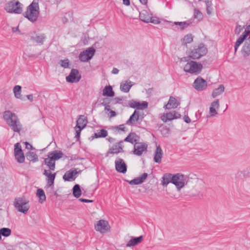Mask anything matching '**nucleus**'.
Masks as SVG:
<instances>
[{
    "instance_id": "f257e3e1",
    "label": "nucleus",
    "mask_w": 250,
    "mask_h": 250,
    "mask_svg": "<svg viewBox=\"0 0 250 250\" xmlns=\"http://www.w3.org/2000/svg\"><path fill=\"white\" fill-rule=\"evenodd\" d=\"M3 120L11 129L14 132L19 133L22 129V125L17 115L10 110L3 113Z\"/></svg>"
},
{
    "instance_id": "f03ea898",
    "label": "nucleus",
    "mask_w": 250,
    "mask_h": 250,
    "mask_svg": "<svg viewBox=\"0 0 250 250\" xmlns=\"http://www.w3.org/2000/svg\"><path fill=\"white\" fill-rule=\"evenodd\" d=\"M40 14V7L38 0H33L32 3L27 6L23 16L30 21H36Z\"/></svg>"
},
{
    "instance_id": "7ed1b4c3",
    "label": "nucleus",
    "mask_w": 250,
    "mask_h": 250,
    "mask_svg": "<svg viewBox=\"0 0 250 250\" xmlns=\"http://www.w3.org/2000/svg\"><path fill=\"white\" fill-rule=\"evenodd\" d=\"M14 206L19 212L26 214L30 208L29 201L24 197H17L14 199Z\"/></svg>"
},
{
    "instance_id": "20e7f679",
    "label": "nucleus",
    "mask_w": 250,
    "mask_h": 250,
    "mask_svg": "<svg viewBox=\"0 0 250 250\" xmlns=\"http://www.w3.org/2000/svg\"><path fill=\"white\" fill-rule=\"evenodd\" d=\"M22 8L23 5L19 1L15 0L9 1L4 6V9L7 12L16 14H21L22 12Z\"/></svg>"
},
{
    "instance_id": "39448f33",
    "label": "nucleus",
    "mask_w": 250,
    "mask_h": 250,
    "mask_svg": "<svg viewBox=\"0 0 250 250\" xmlns=\"http://www.w3.org/2000/svg\"><path fill=\"white\" fill-rule=\"evenodd\" d=\"M208 52V49L204 44H200L197 47L194 48L189 53L188 58L195 60L199 59L205 56Z\"/></svg>"
},
{
    "instance_id": "423d86ee",
    "label": "nucleus",
    "mask_w": 250,
    "mask_h": 250,
    "mask_svg": "<svg viewBox=\"0 0 250 250\" xmlns=\"http://www.w3.org/2000/svg\"><path fill=\"white\" fill-rule=\"evenodd\" d=\"M203 68L201 63L194 61L188 62L184 67L185 72L190 74H198L200 73Z\"/></svg>"
},
{
    "instance_id": "0eeeda50",
    "label": "nucleus",
    "mask_w": 250,
    "mask_h": 250,
    "mask_svg": "<svg viewBox=\"0 0 250 250\" xmlns=\"http://www.w3.org/2000/svg\"><path fill=\"white\" fill-rule=\"evenodd\" d=\"M187 177L181 173L173 174L172 183L174 184L178 190L181 189L187 184Z\"/></svg>"
},
{
    "instance_id": "6e6552de",
    "label": "nucleus",
    "mask_w": 250,
    "mask_h": 250,
    "mask_svg": "<svg viewBox=\"0 0 250 250\" xmlns=\"http://www.w3.org/2000/svg\"><path fill=\"white\" fill-rule=\"evenodd\" d=\"M95 53V49L93 47H89L80 53L79 59L81 62H87L93 58Z\"/></svg>"
},
{
    "instance_id": "1a4fd4ad",
    "label": "nucleus",
    "mask_w": 250,
    "mask_h": 250,
    "mask_svg": "<svg viewBox=\"0 0 250 250\" xmlns=\"http://www.w3.org/2000/svg\"><path fill=\"white\" fill-rule=\"evenodd\" d=\"M95 229L101 233H104L109 230L110 226L108 221L104 220H100L97 221L95 225Z\"/></svg>"
},
{
    "instance_id": "9d476101",
    "label": "nucleus",
    "mask_w": 250,
    "mask_h": 250,
    "mask_svg": "<svg viewBox=\"0 0 250 250\" xmlns=\"http://www.w3.org/2000/svg\"><path fill=\"white\" fill-rule=\"evenodd\" d=\"M14 156L17 161L19 163H23L25 160V156L20 143H16L14 146Z\"/></svg>"
},
{
    "instance_id": "9b49d317",
    "label": "nucleus",
    "mask_w": 250,
    "mask_h": 250,
    "mask_svg": "<svg viewBox=\"0 0 250 250\" xmlns=\"http://www.w3.org/2000/svg\"><path fill=\"white\" fill-rule=\"evenodd\" d=\"M81 79V76L77 69L71 70L69 75L66 77V82L70 83H78Z\"/></svg>"
},
{
    "instance_id": "f8f14e48",
    "label": "nucleus",
    "mask_w": 250,
    "mask_h": 250,
    "mask_svg": "<svg viewBox=\"0 0 250 250\" xmlns=\"http://www.w3.org/2000/svg\"><path fill=\"white\" fill-rule=\"evenodd\" d=\"M207 81L201 77H197L194 81L193 86L197 91L204 90L207 87Z\"/></svg>"
},
{
    "instance_id": "ddd939ff",
    "label": "nucleus",
    "mask_w": 250,
    "mask_h": 250,
    "mask_svg": "<svg viewBox=\"0 0 250 250\" xmlns=\"http://www.w3.org/2000/svg\"><path fill=\"white\" fill-rule=\"evenodd\" d=\"M181 115L178 112L174 111L164 114L161 117V119L164 122L166 123L174 119H177L181 117Z\"/></svg>"
},
{
    "instance_id": "4468645a",
    "label": "nucleus",
    "mask_w": 250,
    "mask_h": 250,
    "mask_svg": "<svg viewBox=\"0 0 250 250\" xmlns=\"http://www.w3.org/2000/svg\"><path fill=\"white\" fill-rule=\"evenodd\" d=\"M115 169L120 173H125L127 171V166L124 161L118 157L115 161Z\"/></svg>"
},
{
    "instance_id": "2eb2a0df",
    "label": "nucleus",
    "mask_w": 250,
    "mask_h": 250,
    "mask_svg": "<svg viewBox=\"0 0 250 250\" xmlns=\"http://www.w3.org/2000/svg\"><path fill=\"white\" fill-rule=\"evenodd\" d=\"M43 174L46 177V186L49 188L54 186V180L56 177V173H51V171L44 169Z\"/></svg>"
},
{
    "instance_id": "dca6fc26",
    "label": "nucleus",
    "mask_w": 250,
    "mask_h": 250,
    "mask_svg": "<svg viewBox=\"0 0 250 250\" xmlns=\"http://www.w3.org/2000/svg\"><path fill=\"white\" fill-rule=\"evenodd\" d=\"M78 172L76 168H71L67 171L63 176L64 181H74L77 177Z\"/></svg>"
},
{
    "instance_id": "f3484780",
    "label": "nucleus",
    "mask_w": 250,
    "mask_h": 250,
    "mask_svg": "<svg viewBox=\"0 0 250 250\" xmlns=\"http://www.w3.org/2000/svg\"><path fill=\"white\" fill-rule=\"evenodd\" d=\"M147 145L145 143H137L134 146L133 153L137 156H141L143 152L146 151Z\"/></svg>"
},
{
    "instance_id": "a211bd4d",
    "label": "nucleus",
    "mask_w": 250,
    "mask_h": 250,
    "mask_svg": "<svg viewBox=\"0 0 250 250\" xmlns=\"http://www.w3.org/2000/svg\"><path fill=\"white\" fill-rule=\"evenodd\" d=\"M123 143V141H121L116 144L113 145L111 147H110L108 151L107 154H117L121 152H123V148L122 144Z\"/></svg>"
},
{
    "instance_id": "6ab92c4d",
    "label": "nucleus",
    "mask_w": 250,
    "mask_h": 250,
    "mask_svg": "<svg viewBox=\"0 0 250 250\" xmlns=\"http://www.w3.org/2000/svg\"><path fill=\"white\" fill-rule=\"evenodd\" d=\"M134 85V83L130 80L124 81L120 83V89L124 93H128Z\"/></svg>"
},
{
    "instance_id": "aec40b11",
    "label": "nucleus",
    "mask_w": 250,
    "mask_h": 250,
    "mask_svg": "<svg viewBox=\"0 0 250 250\" xmlns=\"http://www.w3.org/2000/svg\"><path fill=\"white\" fill-rule=\"evenodd\" d=\"M179 103L177 101L176 98L172 96H170L167 104L165 105L164 108L167 109L175 108L179 105Z\"/></svg>"
},
{
    "instance_id": "412c9836",
    "label": "nucleus",
    "mask_w": 250,
    "mask_h": 250,
    "mask_svg": "<svg viewBox=\"0 0 250 250\" xmlns=\"http://www.w3.org/2000/svg\"><path fill=\"white\" fill-rule=\"evenodd\" d=\"M219 107V100L217 99L211 103L209 107V114L211 117L215 116L217 114L216 109Z\"/></svg>"
},
{
    "instance_id": "4be33fe9",
    "label": "nucleus",
    "mask_w": 250,
    "mask_h": 250,
    "mask_svg": "<svg viewBox=\"0 0 250 250\" xmlns=\"http://www.w3.org/2000/svg\"><path fill=\"white\" fill-rule=\"evenodd\" d=\"M151 13L147 10H142L140 12L139 17L141 21L145 22H149L151 20L150 16Z\"/></svg>"
},
{
    "instance_id": "5701e85b",
    "label": "nucleus",
    "mask_w": 250,
    "mask_h": 250,
    "mask_svg": "<svg viewBox=\"0 0 250 250\" xmlns=\"http://www.w3.org/2000/svg\"><path fill=\"white\" fill-rule=\"evenodd\" d=\"M139 140V137L135 133L132 132L129 133L123 141L129 142L132 144H136Z\"/></svg>"
},
{
    "instance_id": "b1692460",
    "label": "nucleus",
    "mask_w": 250,
    "mask_h": 250,
    "mask_svg": "<svg viewBox=\"0 0 250 250\" xmlns=\"http://www.w3.org/2000/svg\"><path fill=\"white\" fill-rule=\"evenodd\" d=\"M140 117L139 112L135 110L129 119L126 122V124L128 125L134 124L139 120Z\"/></svg>"
},
{
    "instance_id": "393cba45",
    "label": "nucleus",
    "mask_w": 250,
    "mask_h": 250,
    "mask_svg": "<svg viewBox=\"0 0 250 250\" xmlns=\"http://www.w3.org/2000/svg\"><path fill=\"white\" fill-rule=\"evenodd\" d=\"M168 24L169 25H172L173 24L179 25V28L181 30H183L186 28H187L188 26H189L191 23V20H188L185 21H175L174 22L168 21Z\"/></svg>"
},
{
    "instance_id": "a878e982",
    "label": "nucleus",
    "mask_w": 250,
    "mask_h": 250,
    "mask_svg": "<svg viewBox=\"0 0 250 250\" xmlns=\"http://www.w3.org/2000/svg\"><path fill=\"white\" fill-rule=\"evenodd\" d=\"M146 173H144L141 176L137 177L128 182L130 185H139L143 183L147 177Z\"/></svg>"
},
{
    "instance_id": "bb28decb",
    "label": "nucleus",
    "mask_w": 250,
    "mask_h": 250,
    "mask_svg": "<svg viewBox=\"0 0 250 250\" xmlns=\"http://www.w3.org/2000/svg\"><path fill=\"white\" fill-rule=\"evenodd\" d=\"M242 55L246 57L250 55V38L247 40L243 46L241 50Z\"/></svg>"
},
{
    "instance_id": "cd10ccee",
    "label": "nucleus",
    "mask_w": 250,
    "mask_h": 250,
    "mask_svg": "<svg viewBox=\"0 0 250 250\" xmlns=\"http://www.w3.org/2000/svg\"><path fill=\"white\" fill-rule=\"evenodd\" d=\"M143 236L138 237H131L130 240L126 245L127 247H131L140 243L143 240Z\"/></svg>"
},
{
    "instance_id": "c85d7f7f",
    "label": "nucleus",
    "mask_w": 250,
    "mask_h": 250,
    "mask_svg": "<svg viewBox=\"0 0 250 250\" xmlns=\"http://www.w3.org/2000/svg\"><path fill=\"white\" fill-rule=\"evenodd\" d=\"M163 154V152L161 147L160 146H157L155 152V155L154 157V162L157 163H160Z\"/></svg>"
},
{
    "instance_id": "c756f323",
    "label": "nucleus",
    "mask_w": 250,
    "mask_h": 250,
    "mask_svg": "<svg viewBox=\"0 0 250 250\" xmlns=\"http://www.w3.org/2000/svg\"><path fill=\"white\" fill-rule=\"evenodd\" d=\"M76 126L80 127L81 129L84 128L87 123V120L86 117L83 115H80L76 122Z\"/></svg>"
},
{
    "instance_id": "7c9ffc66",
    "label": "nucleus",
    "mask_w": 250,
    "mask_h": 250,
    "mask_svg": "<svg viewBox=\"0 0 250 250\" xmlns=\"http://www.w3.org/2000/svg\"><path fill=\"white\" fill-rule=\"evenodd\" d=\"M25 157L28 161L33 163L38 162L39 160L38 155L34 152L28 151L26 153Z\"/></svg>"
},
{
    "instance_id": "2f4dec72",
    "label": "nucleus",
    "mask_w": 250,
    "mask_h": 250,
    "mask_svg": "<svg viewBox=\"0 0 250 250\" xmlns=\"http://www.w3.org/2000/svg\"><path fill=\"white\" fill-rule=\"evenodd\" d=\"M173 178V174L171 173H165L164 174L162 180V185L164 187H167L169 183H172V179Z\"/></svg>"
},
{
    "instance_id": "473e14b6",
    "label": "nucleus",
    "mask_w": 250,
    "mask_h": 250,
    "mask_svg": "<svg viewBox=\"0 0 250 250\" xmlns=\"http://www.w3.org/2000/svg\"><path fill=\"white\" fill-rule=\"evenodd\" d=\"M63 153L61 151L55 150L48 154L47 156L55 162L56 160L61 158L63 156Z\"/></svg>"
},
{
    "instance_id": "72a5a7b5",
    "label": "nucleus",
    "mask_w": 250,
    "mask_h": 250,
    "mask_svg": "<svg viewBox=\"0 0 250 250\" xmlns=\"http://www.w3.org/2000/svg\"><path fill=\"white\" fill-rule=\"evenodd\" d=\"M44 164L49 168L48 170L54 171L55 169V162L47 156V158L44 159Z\"/></svg>"
},
{
    "instance_id": "f704fd0d",
    "label": "nucleus",
    "mask_w": 250,
    "mask_h": 250,
    "mask_svg": "<svg viewBox=\"0 0 250 250\" xmlns=\"http://www.w3.org/2000/svg\"><path fill=\"white\" fill-rule=\"evenodd\" d=\"M114 92L112 87L110 85L106 86L103 91V95L108 97H113L114 96Z\"/></svg>"
},
{
    "instance_id": "c9c22d12",
    "label": "nucleus",
    "mask_w": 250,
    "mask_h": 250,
    "mask_svg": "<svg viewBox=\"0 0 250 250\" xmlns=\"http://www.w3.org/2000/svg\"><path fill=\"white\" fill-rule=\"evenodd\" d=\"M225 90V87L223 84H220L217 88L214 89L212 93L213 98H215L222 94Z\"/></svg>"
},
{
    "instance_id": "e433bc0d",
    "label": "nucleus",
    "mask_w": 250,
    "mask_h": 250,
    "mask_svg": "<svg viewBox=\"0 0 250 250\" xmlns=\"http://www.w3.org/2000/svg\"><path fill=\"white\" fill-rule=\"evenodd\" d=\"M108 132L105 129H101L97 133H95L93 136H91L92 139L99 138H104L107 136Z\"/></svg>"
},
{
    "instance_id": "4c0bfd02",
    "label": "nucleus",
    "mask_w": 250,
    "mask_h": 250,
    "mask_svg": "<svg viewBox=\"0 0 250 250\" xmlns=\"http://www.w3.org/2000/svg\"><path fill=\"white\" fill-rule=\"evenodd\" d=\"M73 196L78 198H79L82 194V191L80 188V186L78 184H76L73 188Z\"/></svg>"
},
{
    "instance_id": "58836bf2",
    "label": "nucleus",
    "mask_w": 250,
    "mask_h": 250,
    "mask_svg": "<svg viewBox=\"0 0 250 250\" xmlns=\"http://www.w3.org/2000/svg\"><path fill=\"white\" fill-rule=\"evenodd\" d=\"M21 86L18 85L15 86L13 88V92L17 99H21Z\"/></svg>"
},
{
    "instance_id": "ea45409f",
    "label": "nucleus",
    "mask_w": 250,
    "mask_h": 250,
    "mask_svg": "<svg viewBox=\"0 0 250 250\" xmlns=\"http://www.w3.org/2000/svg\"><path fill=\"white\" fill-rule=\"evenodd\" d=\"M37 195L39 198V202L42 203L46 200V196L43 190L42 189H38L37 191Z\"/></svg>"
},
{
    "instance_id": "a19ab883",
    "label": "nucleus",
    "mask_w": 250,
    "mask_h": 250,
    "mask_svg": "<svg viewBox=\"0 0 250 250\" xmlns=\"http://www.w3.org/2000/svg\"><path fill=\"white\" fill-rule=\"evenodd\" d=\"M45 39V36L44 34H42L40 35H37L35 37H32L31 39L38 43L42 44L44 40Z\"/></svg>"
},
{
    "instance_id": "79ce46f5",
    "label": "nucleus",
    "mask_w": 250,
    "mask_h": 250,
    "mask_svg": "<svg viewBox=\"0 0 250 250\" xmlns=\"http://www.w3.org/2000/svg\"><path fill=\"white\" fill-rule=\"evenodd\" d=\"M11 234V229L7 228H2L0 229V236L4 237H8Z\"/></svg>"
},
{
    "instance_id": "37998d69",
    "label": "nucleus",
    "mask_w": 250,
    "mask_h": 250,
    "mask_svg": "<svg viewBox=\"0 0 250 250\" xmlns=\"http://www.w3.org/2000/svg\"><path fill=\"white\" fill-rule=\"evenodd\" d=\"M193 41V37L191 34H188L184 36L182 39V43L184 45H186L188 43H191Z\"/></svg>"
},
{
    "instance_id": "c03bdc74",
    "label": "nucleus",
    "mask_w": 250,
    "mask_h": 250,
    "mask_svg": "<svg viewBox=\"0 0 250 250\" xmlns=\"http://www.w3.org/2000/svg\"><path fill=\"white\" fill-rule=\"evenodd\" d=\"M148 106V103L146 101H143L142 103L138 102H137V107H136L137 109L143 110L146 108Z\"/></svg>"
},
{
    "instance_id": "a18cd8bd",
    "label": "nucleus",
    "mask_w": 250,
    "mask_h": 250,
    "mask_svg": "<svg viewBox=\"0 0 250 250\" xmlns=\"http://www.w3.org/2000/svg\"><path fill=\"white\" fill-rule=\"evenodd\" d=\"M59 63L64 68H69L70 62L68 59L60 60Z\"/></svg>"
},
{
    "instance_id": "49530a36",
    "label": "nucleus",
    "mask_w": 250,
    "mask_h": 250,
    "mask_svg": "<svg viewBox=\"0 0 250 250\" xmlns=\"http://www.w3.org/2000/svg\"><path fill=\"white\" fill-rule=\"evenodd\" d=\"M245 40V39H244L241 36L238 39L234 45L235 52H236L239 46L241 44V43H242V42L244 41Z\"/></svg>"
},
{
    "instance_id": "de8ad7c7",
    "label": "nucleus",
    "mask_w": 250,
    "mask_h": 250,
    "mask_svg": "<svg viewBox=\"0 0 250 250\" xmlns=\"http://www.w3.org/2000/svg\"><path fill=\"white\" fill-rule=\"evenodd\" d=\"M206 5V10L207 13L208 15H210L211 14V2L209 0H205Z\"/></svg>"
},
{
    "instance_id": "09e8293b",
    "label": "nucleus",
    "mask_w": 250,
    "mask_h": 250,
    "mask_svg": "<svg viewBox=\"0 0 250 250\" xmlns=\"http://www.w3.org/2000/svg\"><path fill=\"white\" fill-rule=\"evenodd\" d=\"M161 133L164 137H168L170 133V129L167 127H164L161 130Z\"/></svg>"
},
{
    "instance_id": "8fccbe9b",
    "label": "nucleus",
    "mask_w": 250,
    "mask_h": 250,
    "mask_svg": "<svg viewBox=\"0 0 250 250\" xmlns=\"http://www.w3.org/2000/svg\"><path fill=\"white\" fill-rule=\"evenodd\" d=\"M194 18L198 20L202 19L203 18L202 14L197 9H195L194 12Z\"/></svg>"
},
{
    "instance_id": "3c124183",
    "label": "nucleus",
    "mask_w": 250,
    "mask_h": 250,
    "mask_svg": "<svg viewBox=\"0 0 250 250\" xmlns=\"http://www.w3.org/2000/svg\"><path fill=\"white\" fill-rule=\"evenodd\" d=\"M75 129L76 132V135L75 137L77 139V140H78L80 139L81 132L83 129H81V127H77L76 126L75 127Z\"/></svg>"
},
{
    "instance_id": "603ef678",
    "label": "nucleus",
    "mask_w": 250,
    "mask_h": 250,
    "mask_svg": "<svg viewBox=\"0 0 250 250\" xmlns=\"http://www.w3.org/2000/svg\"><path fill=\"white\" fill-rule=\"evenodd\" d=\"M150 18L151 19L149 21V22H151V23H153L156 24L160 23L159 19L156 17H153L152 16V14L150 16Z\"/></svg>"
},
{
    "instance_id": "864d4df0",
    "label": "nucleus",
    "mask_w": 250,
    "mask_h": 250,
    "mask_svg": "<svg viewBox=\"0 0 250 250\" xmlns=\"http://www.w3.org/2000/svg\"><path fill=\"white\" fill-rule=\"evenodd\" d=\"M137 101L134 100H132L129 101L128 104L130 107L136 108L137 107Z\"/></svg>"
},
{
    "instance_id": "5fc2aeb1",
    "label": "nucleus",
    "mask_w": 250,
    "mask_h": 250,
    "mask_svg": "<svg viewBox=\"0 0 250 250\" xmlns=\"http://www.w3.org/2000/svg\"><path fill=\"white\" fill-rule=\"evenodd\" d=\"M113 128L118 131H125V125L124 124L120 125L118 126H115L113 127Z\"/></svg>"
},
{
    "instance_id": "6e6d98bb",
    "label": "nucleus",
    "mask_w": 250,
    "mask_h": 250,
    "mask_svg": "<svg viewBox=\"0 0 250 250\" xmlns=\"http://www.w3.org/2000/svg\"><path fill=\"white\" fill-rule=\"evenodd\" d=\"M250 33V31H249V29H247L246 28H245V31L243 33L242 35H241V36L242 37H243L244 39H246V38L248 37V35L249 34V33Z\"/></svg>"
},
{
    "instance_id": "4d7b16f0",
    "label": "nucleus",
    "mask_w": 250,
    "mask_h": 250,
    "mask_svg": "<svg viewBox=\"0 0 250 250\" xmlns=\"http://www.w3.org/2000/svg\"><path fill=\"white\" fill-rule=\"evenodd\" d=\"M242 30V27L241 25H238L236 26L235 29V33L236 34H239Z\"/></svg>"
},
{
    "instance_id": "13d9d810",
    "label": "nucleus",
    "mask_w": 250,
    "mask_h": 250,
    "mask_svg": "<svg viewBox=\"0 0 250 250\" xmlns=\"http://www.w3.org/2000/svg\"><path fill=\"white\" fill-rule=\"evenodd\" d=\"M25 147L27 149H30V150L35 149V148L33 147V146L29 143L25 142Z\"/></svg>"
},
{
    "instance_id": "bf43d9fd",
    "label": "nucleus",
    "mask_w": 250,
    "mask_h": 250,
    "mask_svg": "<svg viewBox=\"0 0 250 250\" xmlns=\"http://www.w3.org/2000/svg\"><path fill=\"white\" fill-rule=\"evenodd\" d=\"M79 200L83 203H92L93 202V200H88V199H85L83 198H80Z\"/></svg>"
},
{
    "instance_id": "052dcab7",
    "label": "nucleus",
    "mask_w": 250,
    "mask_h": 250,
    "mask_svg": "<svg viewBox=\"0 0 250 250\" xmlns=\"http://www.w3.org/2000/svg\"><path fill=\"white\" fill-rule=\"evenodd\" d=\"M184 120L186 123H189L191 122L190 119L188 116L185 115L184 117Z\"/></svg>"
},
{
    "instance_id": "680f3d73",
    "label": "nucleus",
    "mask_w": 250,
    "mask_h": 250,
    "mask_svg": "<svg viewBox=\"0 0 250 250\" xmlns=\"http://www.w3.org/2000/svg\"><path fill=\"white\" fill-rule=\"evenodd\" d=\"M102 104L105 106L104 110L107 111H110V106L107 104H104L102 103Z\"/></svg>"
},
{
    "instance_id": "e2e57ef3",
    "label": "nucleus",
    "mask_w": 250,
    "mask_h": 250,
    "mask_svg": "<svg viewBox=\"0 0 250 250\" xmlns=\"http://www.w3.org/2000/svg\"><path fill=\"white\" fill-rule=\"evenodd\" d=\"M123 2L125 6H129L130 5V0H123Z\"/></svg>"
},
{
    "instance_id": "0e129e2a",
    "label": "nucleus",
    "mask_w": 250,
    "mask_h": 250,
    "mask_svg": "<svg viewBox=\"0 0 250 250\" xmlns=\"http://www.w3.org/2000/svg\"><path fill=\"white\" fill-rule=\"evenodd\" d=\"M26 97L30 102H32L33 101V96L32 94L27 95Z\"/></svg>"
},
{
    "instance_id": "69168bd1",
    "label": "nucleus",
    "mask_w": 250,
    "mask_h": 250,
    "mask_svg": "<svg viewBox=\"0 0 250 250\" xmlns=\"http://www.w3.org/2000/svg\"><path fill=\"white\" fill-rule=\"evenodd\" d=\"M109 112L110 113V118L115 117L116 115V113L115 111L111 110H110Z\"/></svg>"
},
{
    "instance_id": "338daca9",
    "label": "nucleus",
    "mask_w": 250,
    "mask_h": 250,
    "mask_svg": "<svg viewBox=\"0 0 250 250\" xmlns=\"http://www.w3.org/2000/svg\"><path fill=\"white\" fill-rule=\"evenodd\" d=\"M119 70L116 68H113L112 70V73L114 74H117L119 73Z\"/></svg>"
},
{
    "instance_id": "774afa93",
    "label": "nucleus",
    "mask_w": 250,
    "mask_h": 250,
    "mask_svg": "<svg viewBox=\"0 0 250 250\" xmlns=\"http://www.w3.org/2000/svg\"><path fill=\"white\" fill-rule=\"evenodd\" d=\"M106 140L110 143H112L115 141V139L112 137H108Z\"/></svg>"
}]
</instances>
